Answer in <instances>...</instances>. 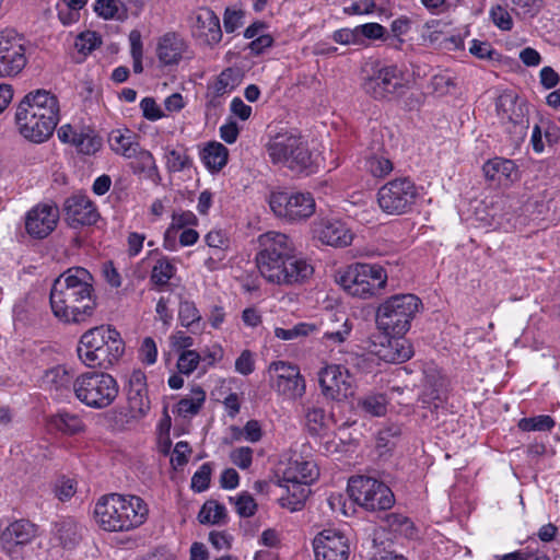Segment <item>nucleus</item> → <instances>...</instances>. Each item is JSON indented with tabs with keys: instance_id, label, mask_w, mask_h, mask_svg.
Segmentation results:
<instances>
[{
	"instance_id": "obj_55",
	"label": "nucleus",
	"mask_w": 560,
	"mask_h": 560,
	"mask_svg": "<svg viewBox=\"0 0 560 560\" xmlns=\"http://www.w3.org/2000/svg\"><path fill=\"white\" fill-rule=\"evenodd\" d=\"M101 139L98 137L83 132L78 133V137L73 143L80 153L86 155H91L97 152L101 148Z\"/></svg>"
},
{
	"instance_id": "obj_51",
	"label": "nucleus",
	"mask_w": 560,
	"mask_h": 560,
	"mask_svg": "<svg viewBox=\"0 0 560 560\" xmlns=\"http://www.w3.org/2000/svg\"><path fill=\"white\" fill-rule=\"evenodd\" d=\"M101 43L102 39L97 33L86 31L77 36L74 47L80 54L86 56L98 47Z\"/></svg>"
},
{
	"instance_id": "obj_61",
	"label": "nucleus",
	"mask_w": 560,
	"mask_h": 560,
	"mask_svg": "<svg viewBox=\"0 0 560 560\" xmlns=\"http://www.w3.org/2000/svg\"><path fill=\"white\" fill-rule=\"evenodd\" d=\"M94 11L105 20L120 18L118 0H97L94 4Z\"/></svg>"
},
{
	"instance_id": "obj_29",
	"label": "nucleus",
	"mask_w": 560,
	"mask_h": 560,
	"mask_svg": "<svg viewBox=\"0 0 560 560\" xmlns=\"http://www.w3.org/2000/svg\"><path fill=\"white\" fill-rule=\"evenodd\" d=\"M483 173L487 179L505 183L518 179V167L514 161L504 158H493L483 164Z\"/></svg>"
},
{
	"instance_id": "obj_30",
	"label": "nucleus",
	"mask_w": 560,
	"mask_h": 560,
	"mask_svg": "<svg viewBox=\"0 0 560 560\" xmlns=\"http://www.w3.org/2000/svg\"><path fill=\"white\" fill-rule=\"evenodd\" d=\"M318 476L319 470L314 462L291 460L283 470L282 482H302L311 486Z\"/></svg>"
},
{
	"instance_id": "obj_13",
	"label": "nucleus",
	"mask_w": 560,
	"mask_h": 560,
	"mask_svg": "<svg viewBox=\"0 0 560 560\" xmlns=\"http://www.w3.org/2000/svg\"><path fill=\"white\" fill-rule=\"evenodd\" d=\"M26 39L14 28L0 30V78L14 77L26 66Z\"/></svg>"
},
{
	"instance_id": "obj_18",
	"label": "nucleus",
	"mask_w": 560,
	"mask_h": 560,
	"mask_svg": "<svg viewBox=\"0 0 560 560\" xmlns=\"http://www.w3.org/2000/svg\"><path fill=\"white\" fill-rule=\"evenodd\" d=\"M497 114L503 124H511L514 133L523 138L528 129L527 106L513 92H504L497 98Z\"/></svg>"
},
{
	"instance_id": "obj_6",
	"label": "nucleus",
	"mask_w": 560,
	"mask_h": 560,
	"mask_svg": "<svg viewBox=\"0 0 560 560\" xmlns=\"http://www.w3.org/2000/svg\"><path fill=\"white\" fill-rule=\"evenodd\" d=\"M422 308V301L415 294H395L386 299L376 311V325L386 336H404Z\"/></svg>"
},
{
	"instance_id": "obj_63",
	"label": "nucleus",
	"mask_w": 560,
	"mask_h": 560,
	"mask_svg": "<svg viewBox=\"0 0 560 560\" xmlns=\"http://www.w3.org/2000/svg\"><path fill=\"white\" fill-rule=\"evenodd\" d=\"M357 34H360L369 39H383L386 34V28L380 23H365L354 28Z\"/></svg>"
},
{
	"instance_id": "obj_21",
	"label": "nucleus",
	"mask_w": 560,
	"mask_h": 560,
	"mask_svg": "<svg viewBox=\"0 0 560 560\" xmlns=\"http://www.w3.org/2000/svg\"><path fill=\"white\" fill-rule=\"evenodd\" d=\"M314 235L322 243L334 247L351 244L353 235L345 222L338 219H320L314 224Z\"/></svg>"
},
{
	"instance_id": "obj_40",
	"label": "nucleus",
	"mask_w": 560,
	"mask_h": 560,
	"mask_svg": "<svg viewBox=\"0 0 560 560\" xmlns=\"http://www.w3.org/2000/svg\"><path fill=\"white\" fill-rule=\"evenodd\" d=\"M527 546L523 549L497 556V560H550L548 555L539 549L538 542L535 538L529 537Z\"/></svg>"
},
{
	"instance_id": "obj_35",
	"label": "nucleus",
	"mask_w": 560,
	"mask_h": 560,
	"mask_svg": "<svg viewBox=\"0 0 560 560\" xmlns=\"http://www.w3.org/2000/svg\"><path fill=\"white\" fill-rule=\"evenodd\" d=\"M54 537L63 548H73L81 539L79 524L71 518L56 523Z\"/></svg>"
},
{
	"instance_id": "obj_16",
	"label": "nucleus",
	"mask_w": 560,
	"mask_h": 560,
	"mask_svg": "<svg viewBox=\"0 0 560 560\" xmlns=\"http://www.w3.org/2000/svg\"><path fill=\"white\" fill-rule=\"evenodd\" d=\"M318 382L323 394L327 398L341 400L353 394V378L345 366L338 364L326 365L318 373Z\"/></svg>"
},
{
	"instance_id": "obj_42",
	"label": "nucleus",
	"mask_w": 560,
	"mask_h": 560,
	"mask_svg": "<svg viewBox=\"0 0 560 560\" xmlns=\"http://www.w3.org/2000/svg\"><path fill=\"white\" fill-rule=\"evenodd\" d=\"M198 223V219L191 211H177L172 214V222L170 226L166 229L164 234L165 243L171 238L175 237L177 231L183 229H188Z\"/></svg>"
},
{
	"instance_id": "obj_24",
	"label": "nucleus",
	"mask_w": 560,
	"mask_h": 560,
	"mask_svg": "<svg viewBox=\"0 0 560 560\" xmlns=\"http://www.w3.org/2000/svg\"><path fill=\"white\" fill-rule=\"evenodd\" d=\"M189 52V45L182 35L175 32L165 33L160 37L156 55L164 66L178 65Z\"/></svg>"
},
{
	"instance_id": "obj_49",
	"label": "nucleus",
	"mask_w": 560,
	"mask_h": 560,
	"mask_svg": "<svg viewBox=\"0 0 560 560\" xmlns=\"http://www.w3.org/2000/svg\"><path fill=\"white\" fill-rule=\"evenodd\" d=\"M201 354L196 350L182 351L177 359V370L180 374L190 375L198 368Z\"/></svg>"
},
{
	"instance_id": "obj_12",
	"label": "nucleus",
	"mask_w": 560,
	"mask_h": 560,
	"mask_svg": "<svg viewBox=\"0 0 560 560\" xmlns=\"http://www.w3.org/2000/svg\"><path fill=\"white\" fill-rule=\"evenodd\" d=\"M408 79L396 65L381 67L365 79L363 90L375 100H389L405 93Z\"/></svg>"
},
{
	"instance_id": "obj_28",
	"label": "nucleus",
	"mask_w": 560,
	"mask_h": 560,
	"mask_svg": "<svg viewBox=\"0 0 560 560\" xmlns=\"http://www.w3.org/2000/svg\"><path fill=\"white\" fill-rule=\"evenodd\" d=\"M413 354L412 347L402 336H390L386 343H382L377 355L385 362L401 363L409 360Z\"/></svg>"
},
{
	"instance_id": "obj_60",
	"label": "nucleus",
	"mask_w": 560,
	"mask_h": 560,
	"mask_svg": "<svg viewBox=\"0 0 560 560\" xmlns=\"http://www.w3.org/2000/svg\"><path fill=\"white\" fill-rule=\"evenodd\" d=\"M139 359L147 365H152L158 359V347L153 338L145 337L139 348Z\"/></svg>"
},
{
	"instance_id": "obj_22",
	"label": "nucleus",
	"mask_w": 560,
	"mask_h": 560,
	"mask_svg": "<svg viewBox=\"0 0 560 560\" xmlns=\"http://www.w3.org/2000/svg\"><path fill=\"white\" fill-rule=\"evenodd\" d=\"M191 30L194 36L209 46L217 45L222 39L219 16L208 8H200L195 12Z\"/></svg>"
},
{
	"instance_id": "obj_25",
	"label": "nucleus",
	"mask_w": 560,
	"mask_h": 560,
	"mask_svg": "<svg viewBox=\"0 0 560 560\" xmlns=\"http://www.w3.org/2000/svg\"><path fill=\"white\" fill-rule=\"evenodd\" d=\"M107 141L110 150L125 159L133 158L141 149L140 136L126 127L113 129Z\"/></svg>"
},
{
	"instance_id": "obj_11",
	"label": "nucleus",
	"mask_w": 560,
	"mask_h": 560,
	"mask_svg": "<svg viewBox=\"0 0 560 560\" xmlns=\"http://www.w3.org/2000/svg\"><path fill=\"white\" fill-rule=\"evenodd\" d=\"M348 490L358 504L370 511L388 510L395 503L392 490L385 483L371 477L350 478Z\"/></svg>"
},
{
	"instance_id": "obj_58",
	"label": "nucleus",
	"mask_w": 560,
	"mask_h": 560,
	"mask_svg": "<svg viewBox=\"0 0 560 560\" xmlns=\"http://www.w3.org/2000/svg\"><path fill=\"white\" fill-rule=\"evenodd\" d=\"M54 492L60 501H68L77 492V482L71 478L61 477L56 481Z\"/></svg>"
},
{
	"instance_id": "obj_10",
	"label": "nucleus",
	"mask_w": 560,
	"mask_h": 560,
	"mask_svg": "<svg viewBox=\"0 0 560 560\" xmlns=\"http://www.w3.org/2000/svg\"><path fill=\"white\" fill-rule=\"evenodd\" d=\"M380 209L389 215H402L412 211L419 198V190L409 177L392 179L377 191Z\"/></svg>"
},
{
	"instance_id": "obj_39",
	"label": "nucleus",
	"mask_w": 560,
	"mask_h": 560,
	"mask_svg": "<svg viewBox=\"0 0 560 560\" xmlns=\"http://www.w3.org/2000/svg\"><path fill=\"white\" fill-rule=\"evenodd\" d=\"M175 273V265L167 257L159 256L152 267L150 281L156 287H165Z\"/></svg>"
},
{
	"instance_id": "obj_64",
	"label": "nucleus",
	"mask_w": 560,
	"mask_h": 560,
	"mask_svg": "<svg viewBox=\"0 0 560 560\" xmlns=\"http://www.w3.org/2000/svg\"><path fill=\"white\" fill-rule=\"evenodd\" d=\"M191 453L189 444L185 441H179L175 444L171 457L172 465L177 468L188 463V455Z\"/></svg>"
},
{
	"instance_id": "obj_5",
	"label": "nucleus",
	"mask_w": 560,
	"mask_h": 560,
	"mask_svg": "<svg viewBox=\"0 0 560 560\" xmlns=\"http://www.w3.org/2000/svg\"><path fill=\"white\" fill-rule=\"evenodd\" d=\"M77 351L86 366L107 370L124 355L125 342L116 328L102 325L81 336Z\"/></svg>"
},
{
	"instance_id": "obj_15",
	"label": "nucleus",
	"mask_w": 560,
	"mask_h": 560,
	"mask_svg": "<svg viewBox=\"0 0 560 560\" xmlns=\"http://www.w3.org/2000/svg\"><path fill=\"white\" fill-rule=\"evenodd\" d=\"M269 372L275 374L271 376L272 387L276 392L288 399H296L305 393V381L296 365L277 361L269 365Z\"/></svg>"
},
{
	"instance_id": "obj_56",
	"label": "nucleus",
	"mask_w": 560,
	"mask_h": 560,
	"mask_svg": "<svg viewBox=\"0 0 560 560\" xmlns=\"http://www.w3.org/2000/svg\"><path fill=\"white\" fill-rule=\"evenodd\" d=\"M245 12L236 8H226L223 14V26L226 33H234L244 24Z\"/></svg>"
},
{
	"instance_id": "obj_2",
	"label": "nucleus",
	"mask_w": 560,
	"mask_h": 560,
	"mask_svg": "<svg viewBox=\"0 0 560 560\" xmlns=\"http://www.w3.org/2000/svg\"><path fill=\"white\" fill-rule=\"evenodd\" d=\"M93 277L84 268H70L55 279L49 302L52 314L62 323H83L96 307Z\"/></svg>"
},
{
	"instance_id": "obj_14",
	"label": "nucleus",
	"mask_w": 560,
	"mask_h": 560,
	"mask_svg": "<svg viewBox=\"0 0 560 560\" xmlns=\"http://www.w3.org/2000/svg\"><path fill=\"white\" fill-rule=\"evenodd\" d=\"M268 201L277 217L290 221L310 218L315 212V200L310 192L272 191Z\"/></svg>"
},
{
	"instance_id": "obj_27",
	"label": "nucleus",
	"mask_w": 560,
	"mask_h": 560,
	"mask_svg": "<svg viewBox=\"0 0 560 560\" xmlns=\"http://www.w3.org/2000/svg\"><path fill=\"white\" fill-rule=\"evenodd\" d=\"M242 82V75L237 69H224L209 86L210 103L218 105L221 98L234 91Z\"/></svg>"
},
{
	"instance_id": "obj_50",
	"label": "nucleus",
	"mask_w": 560,
	"mask_h": 560,
	"mask_svg": "<svg viewBox=\"0 0 560 560\" xmlns=\"http://www.w3.org/2000/svg\"><path fill=\"white\" fill-rule=\"evenodd\" d=\"M229 500L234 503L241 517H250L257 511V503L248 492H242L236 498L230 497Z\"/></svg>"
},
{
	"instance_id": "obj_7",
	"label": "nucleus",
	"mask_w": 560,
	"mask_h": 560,
	"mask_svg": "<svg viewBox=\"0 0 560 560\" xmlns=\"http://www.w3.org/2000/svg\"><path fill=\"white\" fill-rule=\"evenodd\" d=\"M77 399L92 409L110 406L119 394V385L110 374L105 372H85L72 383Z\"/></svg>"
},
{
	"instance_id": "obj_44",
	"label": "nucleus",
	"mask_w": 560,
	"mask_h": 560,
	"mask_svg": "<svg viewBox=\"0 0 560 560\" xmlns=\"http://www.w3.org/2000/svg\"><path fill=\"white\" fill-rule=\"evenodd\" d=\"M359 406L373 417H382L387 411V399L384 394H369L360 399Z\"/></svg>"
},
{
	"instance_id": "obj_48",
	"label": "nucleus",
	"mask_w": 560,
	"mask_h": 560,
	"mask_svg": "<svg viewBox=\"0 0 560 560\" xmlns=\"http://www.w3.org/2000/svg\"><path fill=\"white\" fill-rule=\"evenodd\" d=\"M314 329H315V326L312 324L299 323L291 328L276 327L275 336L278 339L289 341V340H295L300 337L308 336Z\"/></svg>"
},
{
	"instance_id": "obj_33",
	"label": "nucleus",
	"mask_w": 560,
	"mask_h": 560,
	"mask_svg": "<svg viewBox=\"0 0 560 560\" xmlns=\"http://www.w3.org/2000/svg\"><path fill=\"white\" fill-rule=\"evenodd\" d=\"M228 159L229 150L220 142H209L201 152V160L211 173L220 172Z\"/></svg>"
},
{
	"instance_id": "obj_59",
	"label": "nucleus",
	"mask_w": 560,
	"mask_h": 560,
	"mask_svg": "<svg viewBox=\"0 0 560 560\" xmlns=\"http://www.w3.org/2000/svg\"><path fill=\"white\" fill-rule=\"evenodd\" d=\"M230 459L240 469L246 470L253 463V450L248 446L236 447L231 451Z\"/></svg>"
},
{
	"instance_id": "obj_62",
	"label": "nucleus",
	"mask_w": 560,
	"mask_h": 560,
	"mask_svg": "<svg viewBox=\"0 0 560 560\" xmlns=\"http://www.w3.org/2000/svg\"><path fill=\"white\" fill-rule=\"evenodd\" d=\"M140 108L145 119L156 121L165 115L153 97H144L140 102Z\"/></svg>"
},
{
	"instance_id": "obj_8",
	"label": "nucleus",
	"mask_w": 560,
	"mask_h": 560,
	"mask_svg": "<svg viewBox=\"0 0 560 560\" xmlns=\"http://www.w3.org/2000/svg\"><path fill=\"white\" fill-rule=\"evenodd\" d=\"M338 283L352 296L369 299L387 282V272L378 264L355 262L339 273Z\"/></svg>"
},
{
	"instance_id": "obj_45",
	"label": "nucleus",
	"mask_w": 560,
	"mask_h": 560,
	"mask_svg": "<svg viewBox=\"0 0 560 560\" xmlns=\"http://www.w3.org/2000/svg\"><path fill=\"white\" fill-rule=\"evenodd\" d=\"M178 320L183 327L188 329H194L199 325L201 315L192 301L185 300L179 303Z\"/></svg>"
},
{
	"instance_id": "obj_38",
	"label": "nucleus",
	"mask_w": 560,
	"mask_h": 560,
	"mask_svg": "<svg viewBox=\"0 0 560 560\" xmlns=\"http://www.w3.org/2000/svg\"><path fill=\"white\" fill-rule=\"evenodd\" d=\"M365 170L375 178H383L394 170V164L385 152H373L365 158Z\"/></svg>"
},
{
	"instance_id": "obj_9",
	"label": "nucleus",
	"mask_w": 560,
	"mask_h": 560,
	"mask_svg": "<svg viewBox=\"0 0 560 560\" xmlns=\"http://www.w3.org/2000/svg\"><path fill=\"white\" fill-rule=\"evenodd\" d=\"M273 164H282L293 172H302L312 164V154L303 138L294 132H279L267 144Z\"/></svg>"
},
{
	"instance_id": "obj_34",
	"label": "nucleus",
	"mask_w": 560,
	"mask_h": 560,
	"mask_svg": "<svg viewBox=\"0 0 560 560\" xmlns=\"http://www.w3.org/2000/svg\"><path fill=\"white\" fill-rule=\"evenodd\" d=\"M50 424L54 429L66 435H75L85 431V424L82 419L68 411H59L50 418Z\"/></svg>"
},
{
	"instance_id": "obj_17",
	"label": "nucleus",
	"mask_w": 560,
	"mask_h": 560,
	"mask_svg": "<svg viewBox=\"0 0 560 560\" xmlns=\"http://www.w3.org/2000/svg\"><path fill=\"white\" fill-rule=\"evenodd\" d=\"M313 548L316 560H348L350 555L348 538L335 528L318 533L313 540Z\"/></svg>"
},
{
	"instance_id": "obj_19",
	"label": "nucleus",
	"mask_w": 560,
	"mask_h": 560,
	"mask_svg": "<svg viewBox=\"0 0 560 560\" xmlns=\"http://www.w3.org/2000/svg\"><path fill=\"white\" fill-rule=\"evenodd\" d=\"M58 220V207L49 203H38L26 212L25 230L32 237L42 240L56 229Z\"/></svg>"
},
{
	"instance_id": "obj_3",
	"label": "nucleus",
	"mask_w": 560,
	"mask_h": 560,
	"mask_svg": "<svg viewBox=\"0 0 560 560\" xmlns=\"http://www.w3.org/2000/svg\"><path fill=\"white\" fill-rule=\"evenodd\" d=\"M59 121V102L46 90L26 94L15 112V124L20 135L34 143L50 138Z\"/></svg>"
},
{
	"instance_id": "obj_57",
	"label": "nucleus",
	"mask_w": 560,
	"mask_h": 560,
	"mask_svg": "<svg viewBox=\"0 0 560 560\" xmlns=\"http://www.w3.org/2000/svg\"><path fill=\"white\" fill-rule=\"evenodd\" d=\"M489 16L493 24L501 31H511L513 20L509 11L502 5H495L490 9Z\"/></svg>"
},
{
	"instance_id": "obj_31",
	"label": "nucleus",
	"mask_w": 560,
	"mask_h": 560,
	"mask_svg": "<svg viewBox=\"0 0 560 560\" xmlns=\"http://www.w3.org/2000/svg\"><path fill=\"white\" fill-rule=\"evenodd\" d=\"M280 487L284 488L287 491V493L279 499L280 505L291 512L302 510L311 493L310 485L302 482H282L281 479Z\"/></svg>"
},
{
	"instance_id": "obj_1",
	"label": "nucleus",
	"mask_w": 560,
	"mask_h": 560,
	"mask_svg": "<svg viewBox=\"0 0 560 560\" xmlns=\"http://www.w3.org/2000/svg\"><path fill=\"white\" fill-rule=\"evenodd\" d=\"M257 268L268 282L278 285L304 283L313 266L296 253L293 241L284 233L268 231L258 237Z\"/></svg>"
},
{
	"instance_id": "obj_46",
	"label": "nucleus",
	"mask_w": 560,
	"mask_h": 560,
	"mask_svg": "<svg viewBox=\"0 0 560 560\" xmlns=\"http://www.w3.org/2000/svg\"><path fill=\"white\" fill-rule=\"evenodd\" d=\"M555 420L548 415H539L530 418H522L518 428L522 431H550L555 427Z\"/></svg>"
},
{
	"instance_id": "obj_41",
	"label": "nucleus",
	"mask_w": 560,
	"mask_h": 560,
	"mask_svg": "<svg viewBox=\"0 0 560 560\" xmlns=\"http://www.w3.org/2000/svg\"><path fill=\"white\" fill-rule=\"evenodd\" d=\"M304 419L307 431L312 435H319L327 427V417L324 408L317 405L304 407Z\"/></svg>"
},
{
	"instance_id": "obj_52",
	"label": "nucleus",
	"mask_w": 560,
	"mask_h": 560,
	"mask_svg": "<svg viewBox=\"0 0 560 560\" xmlns=\"http://www.w3.org/2000/svg\"><path fill=\"white\" fill-rule=\"evenodd\" d=\"M45 382L56 390L67 388L71 384V376L62 366H55L47 371Z\"/></svg>"
},
{
	"instance_id": "obj_43",
	"label": "nucleus",
	"mask_w": 560,
	"mask_h": 560,
	"mask_svg": "<svg viewBox=\"0 0 560 560\" xmlns=\"http://www.w3.org/2000/svg\"><path fill=\"white\" fill-rule=\"evenodd\" d=\"M226 517V510L223 504L217 501H207L198 514V521L201 524H219Z\"/></svg>"
},
{
	"instance_id": "obj_54",
	"label": "nucleus",
	"mask_w": 560,
	"mask_h": 560,
	"mask_svg": "<svg viewBox=\"0 0 560 560\" xmlns=\"http://www.w3.org/2000/svg\"><path fill=\"white\" fill-rule=\"evenodd\" d=\"M205 241L213 253L225 254L230 247V238L222 230H212L206 234Z\"/></svg>"
},
{
	"instance_id": "obj_36",
	"label": "nucleus",
	"mask_w": 560,
	"mask_h": 560,
	"mask_svg": "<svg viewBox=\"0 0 560 560\" xmlns=\"http://www.w3.org/2000/svg\"><path fill=\"white\" fill-rule=\"evenodd\" d=\"M206 400V392L200 386L191 388L189 396L182 398L176 405V412L184 417H192L199 412Z\"/></svg>"
},
{
	"instance_id": "obj_23",
	"label": "nucleus",
	"mask_w": 560,
	"mask_h": 560,
	"mask_svg": "<svg viewBox=\"0 0 560 560\" xmlns=\"http://www.w3.org/2000/svg\"><path fill=\"white\" fill-rule=\"evenodd\" d=\"M128 408L132 417H143L150 410L147 376L141 370L131 372L127 386Z\"/></svg>"
},
{
	"instance_id": "obj_4",
	"label": "nucleus",
	"mask_w": 560,
	"mask_h": 560,
	"mask_svg": "<svg viewBox=\"0 0 560 560\" xmlns=\"http://www.w3.org/2000/svg\"><path fill=\"white\" fill-rule=\"evenodd\" d=\"M148 516V504L142 498L133 494H105L94 506L97 526L108 533L133 530L143 525Z\"/></svg>"
},
{
	"instance_id": "obj_47",
	"label": "nucleus",
	"mask_w": 560,
	"mask_h": 560,
	"mask_svg": "<svg viewBox=\"0 0 560 560\" xmlns=\"http://www.w3.org/2000/svg\"><path fill=\"white\" fill-rule=\"evenodd\" d=\"M166 168L168 172L177 173L189 168L192 164L190 156L185 150H170L166 155Z\"/></svg>"
},
{
	"instance_id": "obj_37",
	"label": "nucleus",
	"mask_w": 560,
	"mask_h": 560,
	"mask_svg": "<svg viewBox=\"0 0 560 560\" xmlns=\"http://www.w3.org/2000/svg\"><path fill=\"white\" fill-rule=\"evenodd\" d=\"M331 323H340V327H332L324 332L323 339L327 343L338 345L343 342L351 332L352 325L345 313H335L330 315Z\"/></svg>"
},
{
	"instance_id": "obj_53",
	"label": "nucleus",
	"mask_w": 560,
	"mask_h": 560,
	"mask_svg": "<svg viewBox=\"0 0 560 560\" xmlns=\"http://www.w3.org/2000/svg\"><path fill=\"white\" fill-rule=\"evenodd\" d=\"M212 464H202L191 477V489L196 492L206 491L210 486Z\"/></svg>"
},
{
	"instance_id": "obj_32",
	"label": "nucleus",
	"mask_w": 560,
	"mask_h": 560,
	"mask_svg": "<svg viewBox=\"0 0 560 560\" xmlns=\"http://www.w3.org/2000/svg\"><path fill=\"white\" fill-rule=\"evenodd\" d=\"M132 159H135V162L131 167L135 174L142 175L145 179L151 180L155 185L161 183L162 177L158 164L150 151L141 148L140 152Z\"/></svg>"
},
{
	"instance_id": "obj_26",
	"label": "nucleus",
	"mask_w": 560,
	"mask_h": 560,
	"mask_svg": "<svg viewBox=\"0 0 560 560\" xmlns=\"http://www.w3.org/2000/svg\"><path fill=\"white\" fill-rule=\"evenodd\" d=\"M36 535V527L30 521L19 520L11 523L0 536L2 547L8 551L14 546L26 545Z\"/></svg>"
},
{
	"instance_id": "obj_20",
	"label": "nucleus",
	"mask_w": 560,
	"mask_h": 560,
	"mask_svg": "<svg viewBox=\"0 0 560 560\" xmlns=\"http://www.w3.org/2000/svg\"><path fill=\"white\" fill-rule=\"evenodd\" d=\"M66 220L72 228L93 225L100 219L95 203L84 194L77 192L65 200Z\"/></svg>"
}]
</instances>
